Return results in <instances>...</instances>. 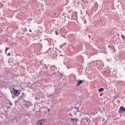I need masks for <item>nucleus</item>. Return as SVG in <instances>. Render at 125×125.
Masks as SVG:
<instances>
[{"label": "nucleus", "mask_w": 125, "mask_h": 125, "mask_svg": "<svg viewBox=\"0 0 125 125\" xmlns=\"http://www.w3.org/2000/svg\"><path fill=\"white\" fill-rule=\"evenodd\" d=\"M12 94L15 95V96H18L19 94H20V91L14 89L13 91L12 92Z\"/></svg>", "instance_id": "nucleus-1"}, {"label": "nucleus", "mask_w": 125, "mask_h": 125, "mask_svg": "<svg viewBox=\"0 0 125 125\" xmlns=\"http://www.w3.org/2000/svg\"><path fill=\"white\" fill-rule=\"evenodd\" d=\"M43 124H44V119H41L37 122L38 125H43Z\"/></svg>", "instance_id": "nucleus-2"}, {"label": "nucleus", "mask_w": 125, "mask_h": 125, "mask_svg": "<svg viewBox=\"0 0 125 125\" xmlns=\"http://www.w3.org/2000/svg\"><path fill=\"white\" fill-rule=\"evenodd\" d=\"M31 104L29 102H27L25 104H24V107L26 108H29L30 106H31Z\"/></svg>", "instance_id": "nucleus-3"}, {"label": "nucleus", "mask_w": 125, "mask_h": 125, "mask_svg": "<svg viewBox=\"0 0 125 125\" xmlns=\"http://www.w3.org/2000/svg\"><path fill=\"white\" fill-rule=\"evenodd\" d=\"M125 107H124L123 106L120 107V108L119 110V113H123V112H125Z\"/></svg>", "instance_id": "nucleus-4"}, {"label": "nucleus", "mask_w": 125, "mask_h": 125, "mask_svg": "<svg viewBox=\"0 0 125 125\" xmlns=\"http://www.w3.org/2000/svg\"><path fill=\"white\" fill-rule=\"evenodd\" d=\"M71 121H72L73 123H78L79 122V119L78 118H72Z\"/></svg>", "instance_id": "nucleus-5"}, {"label": "nucleus", "mask_w": 125, "mask_h": 125, "mask_svg": "<svg viewBox=\"0 0 125 125\" xmlns=\"http://www.w3.org/2000/svg\"><path fill=\"white\" fill-rule=\"evenodd\" d=\"M83 82L82 80L79 81L77 84V86H80V85H81V83H83Z\"/></svg>", "instance_id": "nucleus-6"}, {"label": "nucleus", "mask_w": 125, "mask_h": 125, "mask_svg": "<svg viewBox=\"0 0 125 125\" xmlns=\"http://www.w3.org/2000/svg\"><path fill=\"white\" fill-rule=\"evenodd\" d=\"M99 92H102V91H104V88H101L99 90Z\"/></svg>", "instance_id": "nucleus-7"}, {"label": "nucleus", "mask_w": 125, "mask_h": 125, "mask_svg": "<svg viewBox=\"0 0 125 125\" xmlns=\"http://www.w3.org/2000/svg\"><path fill=\"white\" fill-rule=\"evenodd\" d=\"M66 121L62 122V124L63 125H66Z\"/></svg>", "instance_id": "nucleus-8"}, {"label": "nucleus", "mask_w": 125, "mask_h": 125, "mask_svg": "<svg viewBox=\"0 0 125 125\" xmlns=\"http://www.w3.org/2000/svg\"><path fill=\"white\" fill-rule=\"evenodd\" d=\"M121 36H122V39H123V40H125V36H124V35H122Z\"/></svg>", "instance_id": "nucleus-9"}, {"label": "nucleus", "mask_w": 125, "mask_h": 125, "mask_svg": "<svg viewBox=\"0 0 125 125\" xmlns=\"http://www.w3.org/2000/svg\"><path fill=\"white\" fill-rule=\"evenodd\" d=\"M57 14V13L55 12V13H54V16H53V17H56Z\"/></svg>", "instance_id": "nucleus-10"}, {"label": "nucleus", "mask_w": 125, "mask_h": 125, "mask_svg": "<svg viewBox=\"0 0 125 125\" xmlns=\"http://www.w3.org/2000/svg\"><path fill=\"white\" fill-rule=\"evenodd\" d=\"M55 34H56V35H59V33H58V31H55Z\"/></svg>", "instance_id": "nucleus-11"}, {"label": "nucleus", "mask_w": 125, "mask_h": 125, "mask_svg": "<svg viewBox=\"0 0 125 125\" xmlns=\"http://www.w3.org/2000/svg\"><path fill=\"white\" fill-rule=\"evenodd\" d=\"M8 49H9V48H6V50H5L6 53L7 52V50H8Z\"/></svg>", "instance_id": "nucleus-12"}, {"label": "nucleus", "mask_w": 125, "mask_h": 125, "mask_svg": "<svg viewBox=\"0 0 125 125\" xmlns=\"http://www.w3.org/2000/svg\"><path fill=\"white\" fill-rule=\"evenodd\" d=\"M9 105H10L11 106H12V105H13V104H11V103L10 102V101H9Z\"/></svg>", "instance_id": "nucleus-13"}, {"label": "nucleus", "mask_w": 125, "mask_h": 125, "mask_svg": "<svg viewBox=\"0 0 125 125\" xmlns=\"http://www.w3.org/2000/svg\"><path fill=\"white\" fill-rule=\"evenodd\" d=\"M11 55V54L10 53H9L8 54V56H10Z\"/></svg>", "instance_id": "nucleus-14"}, {"label": "nucleus", "mask_w": 125, "mask_h": 125, "mask_svg": "<svg viewBox=\"0 0 125 125\" xmlns=\"http://www.w3.org/2000/svg\"><path fill=\"white\" fill-rule=\"evenodd\" d=\"M29 21H32V19H29L28 22H29Z\"/></svg>", "instance_id": "nucleus-15"}, {"label": "nucleus", "mask_w": 125, "mask_h": 125, "mask_svg": "<svg viewBox=\"0 0 125 125\" xmlns=\"http://www.w3.org/2000/svg\"><path fill=\"white\" fill-rule=\"evenodd\" d=\"M29 32H30V33H32V30L29 29Z\"/></svg>", "instance_id": "nucleus-16"}, {"label": "nucleus", "mask_w": 125, "mask_h": 125, "mask_svg": "<svg viewBox=\"0 0 125 125\" xmlns=\"http://www.w3.org/2000/svg\"><path fill=\"white\" fill-rule=\"evenodd\" d=\"M66 43H65L64 44H63L62 45H65L66 44Z\"/></svg>", "instance_id": "nucleus-17"}, {"label": "nucleus", "mask_w": 125, "mask_h": 125, "mask_svg": "<svg viewBox=\"0 0 125 125\" xmlns=\"http://www.w3.org/2000/svg\"><path fill=\"white\" fill-rule=\"evenodd\" d=\"M50 111V109H48V112H49Z\"/></svg>", "instance_id": "nucleus-18"}, {"label": "nucleus", "mask_w": 125, "mask_h": 125, "mask_svg": "<svg viewBox=\"0 0 125 125\" xmlns=\"http://www.w3.org/2000/svg\"><path fill=\"white\" fill-rule=\"evenodd\" d=\"M82 1H84V0H82Z\"/></svg>", "instance_id": "nucleus-19"}, {"label": "nucleus", "mask_w": 125, "mask_h": 125, "mask_svg": "<svg viewBox=\"0 0 125 125\" xmlns=\"http://www.w3.org/2000/svg\"><path fill=\"white\" fill-rule=\"evenodd\" d=\"M25 31H27V29H26V28H25Z\"/></svg>", "instance_id": "nucleus-20"}, {"label": "nucleus", "mask_w": 125, "mask_h": 125, "mask_svg": "<svg viewBox=\"0 0 125 125\" xmlns=\"http://www.w3.org/2000/svg\"><path fill=\"white\" fill-rule=\"evenodd\" d=\"M89 39H90V36L89 35Z\"/></svg>", "instance_id": "nucleus-21"}, {"label": "nucleus", "mask_w": 125, "mask_h": 125, "mask_svg": "<svg viewBox=\"0 0 125 125\" xmlns=\"http://www.w3.org/2000/svg\"><path fill=\"white\" fill-rule=\"evenodd\" d=\"M42 0V1H44L45 0Z\"/></svg>", "instance_id": "nucleus-22"}, {"label": "nucleus", "mask_w": 125, "mask_h": 125, "mask_svg": "<svg viewBox=\"0 0 125 125\" xmlns=\"http://www.w3.org/2000/svg\"><path fill=\"white\" fill-rule=\"evenodd\" d=\"M63 38H65L66 37H63Z\"/></svg>", "instance_id": "nucleus-23"}]
</instances>
